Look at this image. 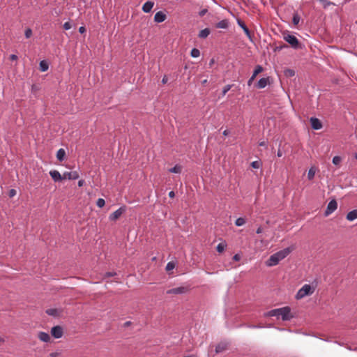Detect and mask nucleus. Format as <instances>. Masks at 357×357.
Listing matches in <instances>:
<instances>
[{"mask_svg": "<svg viewBox=\"0 0 357 357\" xmlns=\"http://www.w3.org/2000/svg\"><path fill=\"white\" fill-rule=\"evenodd\" d=\"M265 317H275L277 318L281 317L282 321H290L293 318L291 314V308L289 306L276 308L268 311L264 314Z\"/></svg>", "mask_w": 357, "mask_h": 357, "instance_id": "obj_1", "label": "nucleus"}, {"mask_svg": "<svg viewBox=\"0 0 357 357\" xmlns=\"http://www.w3.org/2000/svg\"><path fill=\"white\" fill-rule=\"evenodd\" d=\"M292 250L293 248L288 247L273 254L266 261V266L271 267L278 265L279 262L287 257L292 252Z\"/></svg>", "mask_w": 357, "mask_h": 357, "instance_id": "obj_2", "label": "nucleus"}, {"mask_svg": "<svg viewBox=\"0 0 357 357\" xmlns=\"http://www.w3.org/2000/svg\"><path fill=\"white\" fill-rule=\"evenodd\" d=\"M283 39L295 50L303 48V45L299 42L298 38L295 36L289 34L288 31L283 33Z\"/></svg>", "mask_w": 357, "mask_h": 357, "instance_id": "obj_3", "label": "nucleus"}, {"mask_svg": "<svg viewBox=\"0 0 357 357\" xmlns=\"http://www.w3.org/2000/svg\"><path fill=\"white\" fill-rule=\"evenodd\" d=\"M314 291V289L310 284H304L296 293L295 298L297 300L301 299L306 296L312 295Z\"/></svg>", "mask_w": 357, "mask_h": 357, "instance_id": "obj_4", "label": "nucleus"}, {"mask_svg": "<svg viewBox=\"0 0 357 357\" xmlns=\"http://www.w3.org/2000/svg\"><path fill=\"white\" fill-rule=\"evenodd\" d=\"M189 289L187 287H178L170 289L167 291V294H184L188 291Z\"/></svg>", "mask_w": 357, "mask_h": 357, "instance_id": "obj_5", "label": "nucleus"}, {"mask_svg": "<svg viewBox=\"0 0 357 357\" xmlns=\"http://www.w3.org/2000/svg\"><path fill=\"white\" fill-rule=\"evenodd\" d=\"M126 206H121L114 212H113L109 215V220L111 221H116L119 219V218L126 212Z\"/></svg>", "mask_w": 357, "mask_h": 357, "instance_id": "obj_6", "label": "nucleus"}, {"mask_svg": "<svg viewBox=\"0 0 357 357\" xmlns=\"http://www.w3.org/2000/svg\"><path fill=\"white\" fill-rule=\"evenodd\" d=\"M51 334L56 339L61 338L63 335L62 327L60 326H53L51 329Z\"/></svg>", "mask_w": 357, "mask_h": 357, "instance_id": "obj_7", "label": "nucleus"}, {"mask_svg": "<svg viewBox=\"0 0 357 357\" xmlns=\"http://www.w3.org/2000/svg\"><path fill=\"white\" fill-rule=\"evenodd\" d=\"M337 203L335 199L330 201L325 211V215H328L329 214L332 213L337 209Z\"/></svg>", "mask_w": 357, "mask_h": 357, "instance_id": "obj_8", "label": "nucleus"}, {"mask_svg": "<svg viewBox=\"0 0 357 357\" xmlns=\"http://www.w3.org/2000/svg\"><path fill=\"white\" fill-rule=\"evenodd\" d=\"M263 71V68L260 65H257L256 67H255V69L253 72V74L250 77V78L248 79V85L249 86H251V84H252L253 81L255 80L256 76L259 74L260 73H261Z\"/></svg>", "mask_w": 357, "mask_h": 357, "instance_id": "obj_9", "label": "nucleus"}, {"mask_svg": "<svg viewBox=\"0 0 357 357\" xmlns=\"http://www.w3.org/2000/svg\"><path fill=\"white\" fill-rule=\"evenodd\" d=\"M79 177V174L77 171L66 172L63 173V179L76 180Z\"/></svg>", "mask_w": 357, "mask_h": 357, "instance_id": "obj_10", "label": "nucleus"}, {"mask_svg": "<svg viewBox=\"0 0 357 357\" xmlns=\"http://www.w3.org/2000/svg\"><path fill=\"white\" fill-rule=\"evenodd\" d=\"M310 121L312 129L319 130L322 128V123L319 119L316 117H311Z\"/></svg>", "mask_w": 357, "mask_h": 357, "instance_id": "obj_11", "label": "nucleus"}, {"mask_svg": "<svg viewBox=\"0 0 357 357\" xmlns=\"http://www.w3.org/2000/svg\"><path fill=\"white\" fill-rule=\"evenodd\" d=\"M50 175L55 182H59L63 180V175L61 176L57 170H52L50 172Z\"/></svg>", "mask_w": 357, "mask_h": 357, "instance_id": "obj_12", "label": "nucleus"}, {"mask_svg": "<svg viewBox=\"0 0 357 357\" xmlns=\"http://www.w3.org/2000/svg\"><path fill=\"white\" fill-rule=\"evenodd\" d=\"M237 23L238 24V26L242 28V29L243 30L244 33H245V35L250 39L252 40V35H251V33L249 30V29L248 28V26L245 25V24L244 23V22H243L241 20H238L237 21Z\"/></svg>", "mask_w": 357, "mask_h": 357, "instance_id": "obj_13", "label": "nucleus"}, {"mask_svg": "<svg viewBox=\"0 0 357 357\" xmlns=\"http://www.w3.org/2000/svg\"><path fill=\"white\" fill-rule=\"evenodd\" d=\"M167 18L166 15L162 11H158L154 16V21L157 23H161L164 22Z\"/></svg>", "mask_w": 357, "mask_h": 357, "instance_id": "obj_14", "label": "nucleus"}, {"mask_svg": "<svg viewBox=\"0 0 357 357\" xmlns=\"http://www.w3.org/2000/svg\"><path fill=\"white\" fill-rule=\"evenodd\" d=\"M154 6V2L151 1H148L146 3H144L142 6V10L143 12L148 13L151 12V9L153 8Z\"/></svg>", "mask_w": 357, "mask_h": 357, "instance_id": "obj_15", "label": "nucleus"}, {"mask_svg": "<svg viewBox=\"0 0 357 357\" xmlns=\"http://www.w3.org/2000/svg\"><path fill=\"white\" fill-rule=\"evenodd\" d=\"M38 337L40 341L44 342H48L50 340V335L45 332H39Z\"/></svg>", "mask_w": 357, "mask_h": 357, "instance_id": "obj_16", "label": "nucleus"}, {"mask_svg": "<svg viewBox=\"0 0 357 357\" xmlns=\"http://www.w3.org/2000/svg\"><path fill=\"white\" fill-rule=\"evenodd\" d=\"M268 82V77L267 78H261L257 83L256 84L255 86L257 89H264L266 86Z\"/></svg>", "mask_w": 357, "mask_h": 357, "instance_id": "obj_17", "label": "nucleus"}, {"mask_svg": "<svg viewBox=\"0 0 357 357\" xmlns=\"http://www.w3.org/2000/svg\"><path fill=\"white\" fill-rule=\"evenodd\" d=\"M229 20L227 19L222 20L215 24V27L218 29H227L229 27Z\"/></svg>", "mask_w": 357, "mask_h": 357, "instance_id": "obj_18", "label": "nucleus"}, {"mask_svg": "<svg viewBox=\"0 0 357 357\" xmlns=\"http://www.w3.org/2000/svg\"><path fill=\"white\" fill-rule=\"evenodd\" d=\"M357 218V209L349 212L347 215V220L349 221H354Z\"/></svg>", "mask_w": 357, "mask_h": 357, "instance_id": "obj_19", "label": "nucleus"}, {"mask_svg": "<svg viewBox=\"0 0 357 357\" xmlns=\"http://www.w3.org/2000/svg\"><path fill=\"white\" fill-rule=\"evenodd\" d=\"M66 157V151L63 149H60L56 153V158L59 161L61 162Z\"/></svg>", "mask_w": 357, "mask_h": 357, "instance_id": "obj_20", "label": "nucleus"}, {"mask_svg": "<svg viewBox=\"0 0 357 357\" xmlns=\"http://www.w3.org/2000/svg\"><path fill=\"white\" fill-rule=\"evenodd\" d=\"M210 33H211L210 29L208 28H206L199 31V33L198 34V37L200 38H206L208 36Z\"/></svg>", "mask_w": 357, "mask_h": 357, "instance_id": "obj_21", "label": "nucleus"}, {"mask_svg": "<svg viewBox=\"0 0 357 357\" xmlns=\"http://www.w3.org/2000/svg\"><path fill=\"white\" fill-rule=\"evenodd\" d=\"M46 313L52 317H57L59 314V310L56 308H50L46 310Z\"/></svg>", "mask_w": 357, "mask_h": 357, "instance_id": "obj_22", "label": "nucleus"}, {"mask_svg": "<svg viewBox=\"0 0 357 357\" xmlns=\"http://www.w3.org/2000/svg\"><path fill=\"white\" fill-rule=\"evenodd\" d=\"M226 349H227V345L225 344H222V343L218 344L215 347V353L216 354L221 353L223 351H225Z\"/></svg>", "mask_w": 357, "mask_h": 357, "instance_id": "obj_23", "label": "nucleus"}, {"mask_svg": "<svg viewBox=\"0 0 357 357\" xmlns=\"http://www.w3.org/2000/svg\"><path fill=\"white\" fill-rule=\"evenodd\" d=\"M39 66H40V70L42 71V72H45L48 70V68H49V65L48 63H47V61H45V60L43 61H41L40 62V64H39Z\"/></svg>", "mask_w": 357, "mask_h": 357, "instance_id": "obj_24", "label": "nucleus"}, {"mask_svg": "<svg viewBox=\"0 0 357 357\" xmlns=\"http://www.w3.org/2000/svg\"><path fill=\"white\" fill-rule=\"evenodd\" d=\"M181 169H182V168H181V165H176L174 167L169 169V172L171 173L179 174V173H181Z\"/></svg>", "mask_w": 357, "mask_h": 357, "instance_id": "obj_25", "label": "nucleus"}, {"mask_svg": "<svg viewBox=\"0 0 357 357\" xmlns=\"http://www.w3.org/2000/svg\"><path fill=\"white\" fill-rule=\"evenodd\" d=\"M301 20V17L298 13H294L293 15L292 22L294 25H298Z\"/></svg>", "mask_w": 357, "mask_h": 357, "instance_id": "obj_26", "label": "nucleus"}, {"mask_svg": "<svg viewBox=\"0 0 357 357\" xmlns=\"http://www.w3.org/2000/svg\"><path fill=\"white\" fill-rule=\"evenodd\" d=\"M315 175V169L314 167H311L307 173V178L311 181L314 178Z\"/></svg>", "mask_w": 357, "mask_h": 357, "instance_id": "obj_27", "label": "nucleus"}, {"mask_svg": "<svg viewBox=\"0 0 357 357\" xmlns=\"http://www.w3.org/2000/svg\"><path fill=\"white\" fill-rule=\"evenodd\" d=\"M319 1L322 3L323 8L324 9H326L331 5H334L333 2L327 0H319Z\"/></svg>", "mask_w": 357, "mask_h": 357, "instance_id": "obj_28", "label": "nucleus"}, {"mask_svg": "<svg viewBox=\"0 0 357 357\" xmlns=\"http://www.w3.org/2000/svg\"><path fill=\"white\" fill-rule=\"evenodd\" d=\"M226 245H227L225 243H220L216 247V250L221 253L225 250Z\"/></svg>", "mask_w": 357, "mask_h": 357, "instance_id": "obj_29", "label": "nucleus"}, {"mask_svg": "<svg viewBox=\"0 0 357 357\" xmlns=\"http://www.w3.org/2000/svg\"><path fill=\"white\" fill-rule=\"evenodd\" d=\"M190 55L192 57L197 58L200 55V51L197 48H193L191 50Z\"/></svg>", "mask_w": 357, "mask_h": 357, "instance_id": "obj_30", "label": "nucleus"}, {"mask_svg": "<svg viewBox=\"0 0 357 357\" xmlns=\"http://www.w3.org/2000/svg\"><path fill=\"white\" fill-rule=\"evenodd\" d=\"M231 84L225 85L223 87L222 91V96H225V94L231 89Z\"/></svg>", "mask_w": 357, "mask_h": 357, "instance_id": "obj_31", "label": "nucleus"}, {"mask_svg": "<svg viewBox=\"0 0 357 357\" xmlns=\"http://www.w3.org/2000/svg\"><path fill=\"white\" fill-rule=\"evenodd\" d=\"M105 200L102 198L98 199V200L96 202V205L99 208L103 207L105 206Z\"/></svg>", "mask_w": 357, "mask_h": 357, "instance_id": "obj_32", "label": "nucleus"}, {"mask_svg": "<svg viewBox=\"0 0 357 357\" xmlns=\"http://www.w3.org/2000/svg\"><path fill=\"white\" fill-rule=\"evenodd\" d=\"M341 161H342L341 157H340V156H335V157H333L332 162H333V163L335 165H338L340 163Z\"/></svg>", "mask_w": 357, "mask_h": 357, "instance_id": "obj_33", "label": "nucleus"}, {"mask_svg": "<svg viewBox=\"0 0 357 357\" xmlns=\"http://www.w3.org/2000/svg\"><path fill=\"white\" fill-rule=\"evenodd\" d=\"M175 267V264L173 262V261H169L167 263V266H166V270L167 271H172L174 268Z\"/></svg>", "mask_w": 357, "mask_h": 357, "instance_id": "obj_34", "label": "nucleus"}, {"mask_svg": "<svg viewBox=\"0 0 357 357\" xmlns=\"http://www.w3.org/2000/svg\"><path fill=\"white\" fill-rule=\"evenodd\" d=\"M25 37L29 38L32 36V30L30 28H27L24 32Z\"/></svg>", "mask_w": 357, "mask_h": 357, "instance_id": "obj_35", "label": "nucleus"}, {"mask_svg": "<svg viewBox=\"0 0 357 357\" xmlns=\"http://www.w3.org/2000/svg\"><path fill=\"white\" fill-rule=\"evenodd\" d=\"M261 162L259 161H253L251 162L252 167L255 169H259L260 167Z\"/></svg>", "mask_w": 357, "mask_h": 357, "instance_id": "obj_36", "label": "nucleus"}, {"mask_svg": "<svg viewBox=\"0 0 357 357\" xmlns=\"http://www.w3.org/2000/svg\"><path fill=\"white\" fill-rule=\"evenodd\" d=\"M71 27H72L71 24L69 22H66L63 24V29L65 30H68V29H71Z\"/></svg>", "mask_w": 357, "mask_h": 357, "instance_id": "obj_37", "label": "nucleus"}, {"mask_svg": "<svg viewBox=\"0 0 357 357\" xmlns=\"http://www.w3.org/2000/svg\"><path fill=\"white\" fill-rule=\"evenodd\" d=\"M286 75L292 77L295 75V72L293 70L287 69L286 70Z\"/></svg>", "mask_w": 357, "mask_h": 357, "instance_id": "obj_38", "label": "nucleus"}, {"mask_svg": "<svg viewBox=\"0 0 357 357\" xmlns=\"http://www.w3.org/2000/svg\"><path fill=\"white\" fill-rule=\"evenodd\" d=\"M116 273L115 272H107L105 274V278H110L116 275Z\"/></svg>", "mask_w": 357, "mask_h": 357, "instance_id": "obj_39", "label": "nucleus"}, {"mask_svg": "<svg viewBox=\"0 0 357 357\" xmlns=\"http://www.w3.org/2000/svg\"><path fill=\"white\" fill-rule=\"evenodd\" d=\"M207 12H208V9L204 8L199 12V15L200 17H203L204 15H205L206 14Z\"/></svg>", "mask_w": 357, "mask_h": 357, "instance_id": "obj_40", "label": "nucleus"}, {"mask_svg": "<svg viewBox=\"0 0 357 357\" xmlns=\"http://www.w3.org/2000/svg\"><path fill=\"white\" fill-rule=\"evenodd\" d=\"M235 223H245V219L243 218H238L236 220Z\"/></svg>", "mask_w": 357, "mask_h": 357, "instance_id": "obj_41", "label": "nucleus"}, {"mask_svg": "<svg viewBox=\"0 0 357 357\" xmlns=\"http://www.w3.org/2000/svg\"><path fill=\"white\" fill-rule=\"evenodd\" d=\"M247 326H248V328H261L264 327L261 325H248Z\"/></svg>", "mask_w": 357, "mask_h": 357, "instance_id": "obj_42", "label": "nucleus"}, {"mask_svg": "<svg viewBox=\"0 0 357 357\" xmlns=\"http://www.w3.org/2000/svg\"><path fill=\"white\" fill-rule=\"evenodd\" d=\"M16 195V190L15 189H11L9 191V197H13Z\"/></svg>", "mask_w": 357, "mask_h": 357, "instance_id": "obj_43", "label": "nucleus"}, {"mask_svg": "<svg viewBox=\"0 0 357 357\" xmlns=\"http://www.w3.org/2000/svg\"><path fill=\"white\" fill-rule=\"evenodd\" d=\"M79 32L80 33H85V32H86V28H85L84 26H80V27L79 28Z\"/></svg>", "mask_w": 357, "mask_h": 357, "instance_id": "obj_44", "label": "nucleus"}, {"mask_svg": "<svg viewBox=\"0 0 357 357\" xmlns=\"http://www.w3.org/2000/svg\"><path fill=\"white\" fill-rule=\"evenodd\" d=\"M240 259H241V257H240V255H238V254L234 255V257H233V259H234V261H239V260H240Z\"/></svg>", "mask_w": 357, "mask_h": 357, "instance_id": "obj_45", "label": "nucleus"}, {"mask_svg": "<svg viewBox=\"0 0 357 357\" xmlns=\"http://www.w3.org/2000/svg\"><path fill=\"white\" fill-rule=\"evenodd\" d=\"M167 81H168V78H167V77L166 75H165V76L162 77V83L163 84H166V83L167 82Z\"/></svg>", "mask_w": 357, "mask_h": 357, "instance_id": "obj_46", "label": "nucleus"}, {"mask_svg": "<svg viewBox=\"0 0 357 357\" xmlns=\"http://www.w3.org/2000/svg\"><path fill=\"white\" fill-rule=\"evenodd\" d=\"M84 181L83 179L79 180L78 181V186L79 187H82L84 185Z\"/></svg>", "mask_w": 357, "mask_h": 357, "instance_id": "obj_47", "label": "nucleus"}, {"mask_svg": "<svg viewBox=\"0 0 357 357\" xmlns=\"http://www.w3.org/2000/svg\"><path fill=\"white\" fill-rule=\"evenodd\" d=\"M259 146H266V142H264V141H263V142H260L259 143Z\"/></svg>", "mask_w": 357, "mask_h": 357, "instance_id": "obj_48", "label": "nucleus"}, {"mask_svg": "<svg viewBox=\"0 0 357 357\" xmlns=\"http://www.w3.org/2000/svg\"><path fill=\"white\" fill-rule=\"evenodd\" d=\"M17 59V56H16L15 54H11L10 55V59L11 60H16Z\"/></svg>", "mask_w": 357, "mask_h": 357, "instance_id": "obj_49", "label": "nucleus"}, {"mask_svg": "<svg viewBox=\"0 0 357 357\" xmlns=\"http://www.w3.org/2000/svg\"><path fill=\"white\" fill-rule=\"evenodd\" d=\"M175 194H174V191H170L169 192V197H171V198H173L174 197Z\"/></svg>", "mask_w": 357, "mask_h": 357, "instance_id": "obj_50", "label": "nucleus"}, {"mask_svg": "<svg viewBox=\"0 0 357 357\" xmlns=\"http://www.w3.org/2000/svg\"><path fill=\"white\" fill-rule=\"evenodd\" d=\"M215 63V60L214 59H211L210 62H209V66L211 67Z\"/></svg>", "mask_w": 357, "mask_h": 357, "instance_id": "obj_51", "label": "nucleus"}, {"mask_svg": "<svg viewBox=\"0 0 357 357\" xmlns=\"http://www.w3.org/2000/svg\"><path fill=\"white\" fill-rule=\"evenodd\" d=\"M229 130H225L223 132V133H222V134H223V135H225V136H227V135H229Z\"/></svg>", "mask_w": 357, "mask_h": 357, "instance_id": "obj_52", "label": "nucleus"}, {"mask_svg": "<svg viewBox=\"0 0 357 357\" xmlns=\"http://www.w3.org/2000/svg\"><path fill=\"white\" fill-rule=\"evenodd\" d=\"M207 82H208V79H204V80H202V84L203 85L206 84H207Z\"/></svg>", "mask_w": 357, "mask_h": 357, "instance_id": "obj_53", "label": "nucleus"}, {"mask_svg": "<svg viewBox=\"0 0 357 357\" xmlns=\"http://www.w3.org/2000/svg\"><path fill=\"white\" fill-rule=\"evenodd\" d=\"M277 155L278 157H281L282 155V153L280 150H278Z\"/></svg>", "mask_w": 357, "mask_h": 357, "instance_id": "obj_54", "label": "nucleus"}, {"mask_svg": "<svg viewBox=\"0 0 357 357\" xmlns=\"http://www.w3.org/2000/svg\"><path fill=\"white\" fill-rule=\"evenodd\" d=\"M130 324H131V322H130V321H126V322H125V324H124V326L127 327V326H130Z\"/></svg>", "mask_w": 357, "mask_h": 357, "instance_id": "obj_55", "label": "nucleus"}, {"mask_svg": "<svg viewBox=\"0 0 357 357\" xmlns=\"http://www.w3.org/2000/svg\"><path fill=\"white\" fill-rule=\"evenodd\" d=\"M282 47H288V45L284 44L283 46H281L280 47H277V49L281 50Z\"/></svg>", "mask_w": 357, "mask_h": 357, "instance_id": "obj_56", "label": "nucleus"}, {"mask_svg": "<svg viewBox=\"0 0 357 357\" xmlns=\"http://www.w3.org/2000/svg\"><path fill=\"white\" fill-rule=\"evenodd\" d=\"M261 231H262V230H261V227H259V228H258V229H257V234H260V233L261 232Z\"/></svg>", "mask_w": 357, "mask_h": 357, "instance_id": "obj_57", "label": "nucleus"}, {"mask_svg": "<svg viewBox=\"0 0 357 357\" xmlns=\"http://www.w3.org/2000/svg\"><path fill=\"white\" fill-rule=\"evenodd\" d=\"M50 356L52 357H56V353H52V354H50Z\"/></svg>", "mask_w": 357, "mask_h": 357, "instance_id": "obj_58", "label": "nucleus"}, {"mask_svg": "<svg viewBox=\"0 0 357 357\" xmlns=\"http://www.w3.org/2000/svg\"><path fill=\"white\" fill-rule=\"evenodd\" d=\"M278 331H284V328H276Z\"/></svg>", "mask_w": 357, "mask_h": 357, "instance_id": "obj_59", "label": "nucleus"}, {"mask_svg": "<svg viewBox=\"0 0 357 357\" xmlns=\"http://www.w3.org/2000/svg\"><path fill=\"white\" fill-rule=\"evenodd\" d=\"M267 327H268V328H271V327H272V324H268V325L267 326Z\"/></svg>", "mask_w": 357, "mask_h": 357, "instance_id": "obj_60", "label": "nucleus"}, {"mask_svg": "<svg viewBox=\"0 0 357 357\" xmlns=\"http://www.w3.org/2000/svg\"><path fill=\"white\" fill-rule=\"evenodd\" d=\"M321 340L324 341H327V342L328 341V340H326V339H321Z\"/></svg>", "mask_w": 357, "mask_h": 357, "instance_id": "obj_61", "label": "nucleus"}, {"mask_svg": "<svg viewBox=\"0 0 357 357\" xmlns=\"http://www.w3.org/2000/svg\"><path fill=\"white\" fill-rule=\"evenodd\" d=\"M355 158L357 159V153L355 155Z\"/></svg>", "mask_w": 357, "mask_h": 357, "instance_id": "obj_62", "label": "nucleus"}]
</instances>
